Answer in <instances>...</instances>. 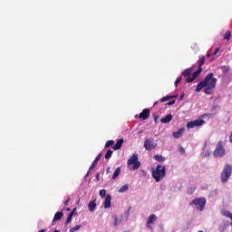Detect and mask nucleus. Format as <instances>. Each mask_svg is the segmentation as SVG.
Instances as JSON below:
<instances>
[{
    "instance_id": "nucleus-1",
    "label": "nucleus",
    "mask_w": 232,
    "mask_h": 232,
    "mask_svg": "<svg viewBox=\"0 0 232 232\" xmlns=\"http://www.w3.org/2000/svg\"><path fill=\"white\" fill-rule=\"evenodd\" d=\"M217 78L213 72H209L196 87V92L198 93L204 90L206 95H213V90L217 88ZM205 88V89H204Z\"/></svg>"
},
{
    "instance_id": "nucleus-2",
    "label": "nucleus",
    "mask_w": 232,
    "mask_h": 232,
    "mask_svg": "<svg viewBox=\"0 0 232 232\" xmlns=\"http://www.w3.org/2000/svg\"><path fill=\"white\" fill-rule=\"evenodd\" d=\"M198 70L192 73V77L187 78L185 80V82L187 83L193 82V81L197 79V77H198L200 73H202V65L206 64V56H202L201 58H199V60L198 61Z\"/></svg>"
},
{
    "instance_id": "nucleus-3",
    "label": "nucleus",
    "mask_w": 232,
    "mask_h": 232,
    "mask_svg": "<svg viewBox=\"0 0 232 232\" xmlns=\"http://www.w3.org/2000/svg\"><path fill=\"white\" fill-rule=\"evenodd\" d=\"M152 177L156 182H160L164 177H166V167L158 165L154 170H152Z\"/></svg>"
},
{
    "instance_id": "nucleus-4",
    "label": "nucleus",
    "mask_w": 232,
    "mask_h": 232,
    "mask_svg": "<svg viewBox=\"0 0 232 232\" xmlns=\"http://www.w3.org/2000/svg\"><path fill=\"white\" fill-rule=\"evenodd\" d=\"M128 166H130L131 171L139 169L140 168V161H139V154H133L127 162Z\"/></svg>"
},
{
    "instance_id": "nucleus-5",
    "label": "nucleus",
    "mask_w": 232,
    "mask_h": 232,
    "mask_svg": "<svg viewBox=\"0 0 232 232\" xmlns=\"http://www.w3.org/2000/svg\"><path fill=\"white\" fill-rule=\"evenodd\" d=\"M192 204H194L198 211H204V208H206V198H195L190 202V206H192Z\"/></svg>"
},
{
    "instance_id": "nucleus-6",
    "label": "nucleus",
    "mask_w": 232,
    "mask_h": 232,
    "mask_svg": "<svg viewBox=\"0 0 232 232\" xmlns=\"http://www.w3.org/2000/svg\"><path fill=\"white\" fill-rule=\"evenodd\" d=\"M232 167L231 165H226L223 171L221 172V182L226 184L227 180H229V177H231Z\"/></svg>"
},
{
    "instance_id": "nucleus-7",
    "label": "nucleus",
    "mask_w": 232,
    "mask_h": 232,
    "mask_svg": "<svg viewBox=\"0 0 232 232\" xmlns=\"http://www.w3.org/2000/svg\"><path fill=\"white\" fill-rule=\"evenodd\" d=\"M214 157H224L226 155V149H224V144L222 141H218L217 147L213 152Z\"/></svg>"
},
{
    "instance_id": "nucleus-8",
    "label": "nucleus",
    "mask_w": 232,
    "mask_h": 232,
    "mask_svg": "<svg viewBox=\"0 0 232 232\" xmlns=\"http://www.w3.org/2000/svg\"><path fill=\"white\" fill-rule=\"evenodd\" d=\"M202 124H206V121L204 120H195L188 121L187 123V128L188 130H191L193 128H198V126H202Z\"/></svg>"
},
{
    "instance_id": "nucleus-9",
    "label": "nucleus",
    "mask_w": 232,
    "mask_h": 232,
    "mask_svg": "<svg viewBox=\"0 0 232 232\" xmlns=\"http://www.w3.org/2000/svg\"><path fill=\"white\" fill-rule=\"evenodd\" d=\"M144 148L147 151H151L152 150H155V148H157V143H155L153 140L147 139L144 141Z\"/></svg>"
},
{
    "instance_id": "nucleus-10",
    "label": "nucleus",
    "mask_w": 232,
    "mask_h": 232,
    "mask_svg": "<svg viewBox=\"0 0 232 232\" xmlns=\"http://www.w3.org/2000/svg\"><path fill=\"white\" fill-rule=\"evenodd\" d=\"M157 220V216L155 214H151L147 219V227L148 229H153L150 224H153Z\"/></svg>"
},
{
    "instance_id": "nucleus-11",
    "label": "nucleus",
    "mask_w": 232,
    "mask_h": 232,
    "mask_svg": "<svg viewBox=\"0 0 232 232\" xmlns=\"http://www.w3.org/2000/svg\"><path fill=\"white\" fill-rule=\"evenodd\" d=\"M139 119H142V121H147V119H150V109H144L140 113Z\"/></svg>"
},
{
    "instance_id": "nucleus-12",
    "label": "nucleus",
    "mask_w": 232,
    "mask_h": 232,
    "mask_svg": "<svg viewBox=\"0 0 232 232\" xmlns=\"http://www.w3.org/2000/svg\"><path fill=\"white\" fill-rule=\"evenodd\" d=\"M103 206L105 209H110V208H111V196L110 194L106 196Z\"/></svg>"
},
{
    "instance_id": "nucleus-13",
    "label": "nucleus",
    "mask_w": 232,
    "mask_h": 232,
    "mask_svg": "<svg viewBox=\"0 0 232 232\" xmlns=\"http://www.w3.org/2000/svg\"><path fill=\"white\" fill-rule=\"evenodd\" d=\"M191 73H193V67H189L188 69H185L182 72L181 75L183 77H187V79H189V77H193L191 76Z\"/></svg>"
},
{
    "instance_id": "nucleus-14",
    "label": "nucleus",
    "mask_w": 232,
    "mask_h": 232,
    "mask_svg": "<svg viewBox=\"0 0 232 232\" xmlns=\"http://www.w3.org/2000/svg\"><path fill=\"white\" fill-rule=\"evenodd\" d=\"M184 131H186V129L180 128L179 130H178L177 131L172 133V137H174V139H180V137H182V134L184 133Z\"/></svg>"
},
{
    "instance_id": "nucleus-15",
    "label": "nucleus",
    "mask_w": 232,
    "mask_h": 232,
    "mask_svg": "<svg viewBox=\"0 0 232 232\" xmlns=\"http://www.w3.org/2000/svg\"><path fill=\"white\" fill-rule=\"evenodd\" d=\"M172 120H173V115L168 114L164 118L160 119V122L161 124H168V122H171Z\"/></svg>"
},
{
    "instance_id": "nucleus-16",
    "label": "nucleus",
    "mask_w": 232,
    "mask_h": 232,
    "mask_svg": "<svg viewBox=\"0 0 232 232\" xmlns=\"http://www.w3.org/2000/svg\"><path fill=\"white\" fill-rule=\"evenodd\" d=\"M88 208L91 213L95 211V209L97 208V203L95 202V199L89 202Z\"/></svg>"
},
{
    "instance_id": "nucleus-17",
    "label": "nucleus",
    "mask_w": 232,
    "mask_h": 232,
    "mask_svg": "<svg viewBox=\"0 0 232 232\" xmlns=\"http://www.w3.org/2000/svg\"><path fill=\"white\" fill-rule=\"evenodd\" d=\"M122 144H124V139L118 140L116 144L113 146V150H121V148H122Z\"/></svg>"
},
{
    "instance_id": "nucleus-18",
    "label": "nucleus",
    "mask_w": 232,
    "mask_h": 232,
    "mask_svg": "<svg viewBox=\"0 0 232 232\" xmlns=\"http://www.w3.org/2000/svg\"><path fill=\"white\" fill-rule=\"evenodd\" d=\"M102 157V154L100 153L98 154V156L95 158V160L92 161L90 169H93V168H95V166H97V163L99 162V160H101V158Z\"/></svg>"
},
{
    "instance_id": "nucleus-19",
    "label": "nucleus",
    "mask_w": 232,
    "mask_h": 232,
    "mask_svg": "<svg viewBox=\"0 0 232 232\" xmlns=\"http://www.w3.org/2000/svg\"><path fill=\"white\" fill-rule=\"evenodd\" d=\"M63 212H56L53 219V222H57V220H61V218H63Z\"/></svg>"
},
{
    "instance_id": "nucleus-20",
    "label": "nucleus",
    "mask_w": 232,
    "mask_h": 232,
    "mask_svg": "<svg viewBox=\"0 0 232 232\" xmlns=\"http://www.w3.org/2000/svg\"><path fill=\"white\" fill-rule=\"evenodd\" d=\"M119 175H121V167H118L116 169V170L114 171V173L112 175V180H115V179H117V177H119Z\"/></svg>"
},
{
    "instance_id": "nucleus-21",
    "label": "nucleus",
    "mask_w": 232,
    "mask_h": 232,
    "mask_svg": "<svg viewBox=\"0 0 232 232\" xmlns=\"http://www.w3.org/2000/svg\"><path fill=\"white\" fill-rule=\"evenodd\" d=\"M75 211V208L68 215L67 219L65 221V224H70L72 222V218H73V213Z\"/></svg>"
},
{
    "instance_id": "nucleus-22",
    "label": "nucleus",
    "mask_w": 232,
    "mask_h": 232,
    "mask_svg": "<svg viewBox=\"0 0 232 232\" xmlns=\"http://www.w3.org/2000/svg\"><path fill=\"white\" fill-rule=\"evenodd\" d=\"M175 97H177V96H173V95L165 96L160 100V102H166L167 101H169L170 99H175Z\"/></svg>"
},
{
    "instance_id": "nucleus-23",
    "label": "nucleus",
    "mask_w": 232,
    "mask_h": 232,
    "mask_svg": "<svg viewBox=\"0 0 232 232\" xmlns=\"http://www.w3.org/2000/svg\"><path fill=\"white\" fill-rule=\"evenodd\" d=\"M154 159L158 162H164V160H166V158H164L162 155H155Z\"/></svg>"
},
{
    "instance_id": "nucleus-24",
    "label": "nucleus",
    "mask_w": 232,
    "mask_h": 232,
    "mask_svg": "<svg viewBox=\"0 0 232 232\" xmlns=\"http://www.w3.org/2000/svg\"><path fill=\"white\" fill-rule=\"evenodd\" d=\"M223 217H227V218H230L232 220V214L229 212V210H224L222 211Z\"/></svg>"
},
{
    "instance_id": "nucleus-25",
    "label": "nucleus",
    "mask_w": 232,
    "mask_h": 232,
    "mask_svg": "<svg viewBox=\"0 0 232 232\" xmlns=\"http://www.w3.org/2000/svg\"><path fill=\"white\" fill-rule=\"evenodd\" d=\"M129 186L128 185H123L120 189H119V193H124L126 191H128L129 189Z\"/></svg>"
},
{
    "instance_id": "nucleus-26",
    "label": "nucleus",
    "mask_w": 232,
    "mask_h": 232,
    "mask_svg": "<svg viewBox=\"0 0 232 232\" xmlns=\"http://www.w3.org/2000/svg\"><path fill=\"white\" fill-rule=\"evenodd\" d=\"M113 144H115V141H113L112 140H108V141L105 143V148H111V146H113Z\"/></svg>"
},
{
    "instance_id": "nucleus-27",
    "label": "nucleus",
    "mask_w": 232,
    "mask_h": 232,
    "mask_svg": "<svg viewBox=\"0 0 232 232\" xmlns=\"http://www.w3.org/2000/svg\"><path fill=\"white\" fill-rule=\"evenodd\" d=\"M80 229H81V225H76L75 227H71L69 231L75 232V231H79Z\"/></svg>"
},
{
    "instance_id": "nucleus-28",
    "label": "nucleus",
    "mask_w": 232,
    "mask_h": 232,
    "mask_svg": "<svg viewBox=\"0 0 232 232\" xmlns=\"http://www.w3.org/2000/svg\"><path fill=\"white\" fill-rule=\"evenodd\" d=\"M113 155V150H108L106 154H105V159H110Z\"/></svg>"
},
{
    "instance_id": "nucleus-29",
    "label": "nucleus",
    "mask_w": 232,
    "mask_h": 232,
    "mask_svg": "<svg viewBox=\"0 0 232 232\" xmlns=\"http://www.w3.org/2000/svg\"><path fill=\"white\" fill-rule=\"evenodd\" d=\"M223 39H227V41H229V40L231 39V32H227V33L224 34Z\"/></svg>"
},
{
    "instance_id": "nucleus-30",
    "label": "nucleus",
    "mask_w": 232,
    "mask_h": 232,
    "mask_svg": "<svg viewBox=\"0 0 232 232\" xmlns=\"http://www.w3.org/2000/svg\"><path fill=\"white\" fill-rule=\"evenodd\" d=\"M100 197H101V198H106V189L100 190Z\"/></svg>"
},
{
    "instance_id": "nucleus-31",
    "label": "nucleus",
    "mask_w": 232,
    "mask_h": 232,
    "mask_svg": "<svg viewBox=\"0 0 232 232\" xmlns=\"http://www.w3.org/2000/svg\"><path fill=\"white\" fill-rule=\"evenodd\" d=\"M180 81H182V76H179V77L176 80V82H175V86H176V88H177V86H179V84H180Z\"/></svg>"
},
{
    "instance_id": "nucleus-32",
    "label": "nucleus",
    "mask_w": 232,
    "mask_h": 232,
    "mask_svg": "<svg viewBox=\"0 0 232 232\" xmlns=\"http://www.w3.org/2000/svg\"><path fill=\"white\" fill-rule=\"evenodd\" d=\"M223 70H224V72H225V73H227V72H229V70H230V68H229V66H223Z\"/></svg>"
},
{
    "instance_id": "nucleus-33",
    "label": "nucleus",
    "mask_w": 232,
    "mask_h": 232,
    "mask_svg": "<svg viewBox=\"0 0 232 232\" xmlns=\"http://www.w3.org/2000/svg\"><path fill=\"white\" fill-rule=\"evenodd\" d=\"M218 52H220V48L217 47L214 51V53H212V55H217V53H218Z\"/></svg>"
},
{
    "instance_id": "nucleus-34",
    "label": "nucleus",
    "mask_w": 232,
    "mask_h": 232,
    "mask_svg": "<svg viewBox=\"0 0 232 232\" xmlns=\"http://www.w3.org/2000/svg\"><path fill=\"white\" fill-rule=\"evenodd\" d=\"M176 101L173 100L172 102H169L166 105L167 106H173V104H175Z\"/></svg>"
},
{
    "instance_id": "nucleus-35",
    "label": "nucleus",
    "mask_w": 232,
    "mask_h": 232,
    "mask_svg": "<svg viewBox=\"0 0 232 232\" xmlns=\"http://www.w3.org/2000/svg\"><path fill=\"white\" fill-rule=\"evenodd\" d=\"M154 122H156V124H159V115L154 116Z\"/></svg>"
},
{
    "instance_id": "nucleus-36",
    "label": "nucleus",
    "mask_w": 232,
    "mask_h": 232,
    "mask_svg": "<svg viewBox=\"0 0 232 232\" xmlns=\"http://www.w3.org/2000/svg\"><path fill=\"white\" fill-rule=\"evenodd\" d=\"M113 226H118V219H117V217L114 218Z\"/></svg>"
},
{
    "instance_id": "nucleus-37",
    "label": "nucleus",
    "mask_w": 232,
    "mask_h": 232,
    "mask_svg": "<svg viewBox=\"0 0 232 232\" xmlns=\"http://www.w3.org/2000/svg\"><path fill=\"white\" fill-rule=\"evenodd\" d=\"M70 200H71V198H68L65 200L64 205H65V206H68V202H70Z\"/></svg>"
},
{
    "instance_id": "nucleus-38",
    "label": "nucleus",
    "mask_w": 232,
    "mask_h": 232,
    "mask_svg": "<svg viewBox=\"0 0 232 232\" xmlns=\"http://www.w3.org/2000/svg\"><path fill=\"white\" fill-rule=\"evenodd\" d=\"M100 177H101V175H100L99 173H97V174H96V179H97V180H101Z\"/></svg>"
},
{
    "instance_id": "nucleus-39",
    "label": "nucleus",
    "mask_w": 232,
    "mask_h": 232,
    "mask_svg": "<svg viewBox=\"0 0 232 232\" xmlns=\"http://www.w3.org/2000/svg\"><path fill=\"white\" fill-rule=\"evenodd\" d=\"M211 56H213V53H207V57H208V58H209V57H211Z\"/></svg>"
},
{
    "instance_id": "nucleus-40",
    "label": "nucleus",
    "mask_w": 232,
    "mask_h": 232,
    "mask_svg": "<svg viewBox=\"0 0 232 232\" xmlns=\"http://www.w3.org/2000/svg\"><path fill=\"white\" fill-rule=\"evenodd\" d=\"M159 104V102H154L153 106H157Z\"/></svg>"
},
{
    "instance_id": "nucleus-41",
    "label": "nucleus",
    "mask_w": 232,
    "mask_h": 232,
    "mask_svg": "<svg viewBox=\"0 0 232 232\" xmlns=\"http://www.w3.org/2000/svg\"><path fill=\"white\" fill-rule=\"evenodd\" d=\"M207 117H209V116H211V114H205Z\"/></svg>"
},
{
    "instance_id": "nucleus-42",
    "label": "nucleus",
    "mask_w": 232,
    "mask_h": 232,
    "mask_svg": "<svg viewBox=\"0 0 232 232\" xmlns=\"http://www.w3.org/2000/svg\"><path fill=\"white\" fill-rule=\"evenodd\" d=\"M110 171V168L107 169V173Z\"/></svg>"
},
{
    "instance_id": "nucleus-43",
    "label": "nucleus",
    "mask_w": 232,
    "mask_h": 232,
    "mask_svg": "<svg viewBox=\"0 0 232 232\" xmlns=\"http://www.w3.org/2000/svg\"><path fill=\"white\" fill-rule=\"evenodd\" d=\"M53 232H60L59 230H54Z\"/></svg>"
},
{
    "instance_id": "nucleus-44",
    "label": "nucleus",
    "mask_w": 232,
    "mask_h": 232,
    "mask_svg": "<svg viewBox=\"0 0 232 232\" xmlns=\"http://www.w3.org/2000/svg\"><path fill=\"white\" fill-rule=\"evenodd\" d=\"M181 151L184 152V149H181Z\"/></svg>"
},
{
    "instance_id": "nucleus-45",
    "label": "nucleus",
    "mask_w": 232,
    "mask_h": 232,
    "mask_svg": "<svg viewBox=\"0 0 232 232\" xmlns=\"http://www.w3.org/2000/svg\"><path fill=\"white\" fill-rule=\"evenodd\" d=\"M193 191H195V189H192V191L190 193H193Z\"/></svg>"
},
{
    "instance_id": "nucleus-46",
    "label": "nucleus",
    "mask_w": 232,
    "mask_h": 232,
    "mask_svg": "<svg viewBox=\"0 0 232 232\" xmlns=\"http://www.w3.org/2000/svg\"><path fill=\"white\" fill-rule=\"evenodd\" d=\"M198 232H204V231H202V230H199V231H198Z\"/></svg>"
},
{
    "instance_id": "nucleus-47",
    "label": "nucleus",
    "mask_w": 232,
    "mask_h": 232,
    "mask_svg": "<svg viewBox=\"0 0 232 232\" xmlns=\"http://www.w3.org/2000/svg\"><path fill=\"white\" fill-rule=\"evenodd\" d=\"M67 211H70V208H67Z\"/></svg>"
}]
</instances>
